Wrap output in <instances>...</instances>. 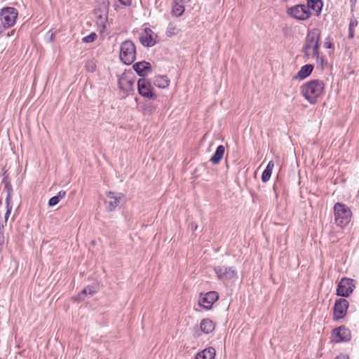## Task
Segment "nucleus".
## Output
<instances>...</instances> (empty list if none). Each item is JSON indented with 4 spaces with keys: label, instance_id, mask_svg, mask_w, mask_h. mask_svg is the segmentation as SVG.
<instances>
[{
    "label": "nucleus",
    "instance_id": "7c9ffc66",
    "mask_svg": "<svg viewBox=\"0 0 359 359\" xmlns=\"http://www.w3.org/2000/svg\"><path fill=\"white\" fill-rule=\"evenodd\" d=\"M60 201H58L57 198L55 196L50 198L48 201V205L50 207L56 205Z\"/></svg>",
    "mask_w": 359,
    "mask_h": 359
},
{
    "label": "nucleus",
    "instance_id": "6ab92c4d",
    "mask_svg": "<svg viewBox=\"0 0 359 359\" xmlns=\"http://www.w3.org/2000/svg\"><path fill=\"white\" fill-rule=\"evenodd\" d=\"M215 324L210 318H204L201 321L200 329L205 334H210L214 331Z\"/></svg>",
    "mask_w": 359,
    "mask_h": 359
},
{
    "label": "nucleus",
    "instance_id": "f257e3e1",
    "mask_svg": "<svg viewBox=\"0 0 359 359\" xmlns=\"http://www.w3.org/2000/svg\"><path fill=\"white\" fill-rule=\"evenodd\" d=\"M325 90V84L323 81L319 79H313L300 87V93L311 104H315L317 102Z\"/></svg>",
    "mask_w": 359,
    "mask_h": 359
},
{
    "label": "nucleus",
    "instance_id": "2f4dec72",
    "mask_svg": "<svg viewBox=\"0 0 359 359\" xmlns=\"http://www.w3.org/2000/svg\"><path fill=\"white\" fill-rule=\"evenodd\" d=\"M154 109H155V107H153L151 104L147 105L144 108L145 113H147L148 114H153Z\"/></svg>",
    "mask_w": 359,
    "mask_h": 359
},
{
    "label": "nucleus",
    "instance_id": "a878e982",
    "mask_svg": "<svg viewBox=\"0 0 359 359\" xmlns=\"http://www.w3.org/2000/svg\"><path fill=\"white\" fill-rule=\"evenodd\" d=\"M177 33H178V29L177 27V25L174 22H170L168 24L167 29H166V32H165L166 36L168 37H171V36L177 35Z\"/></svg>",
    "mask_w": 359,
    "mask_h": 359
},
{
    "label": "nucleus",
    "instance_id": "c9c22d12",
    "mask_svg": "<svg viewBox=\"0 0 359 359\" xmlns=\"http://www.w3.org/2000/svg\"><path fill=\"white\" fill-rule=\"evenodd\" d=\"M334 359H348V355L341 353L337 355Z\"/></svg>",
    "mask_w": 359,
    "mask_h": 359
},
{
    "label": "nucleus",
    "instance_id": "ea45409f",
    "mask_svg": "<svg viewBox=\"0 0 359 359\" xmlns=\"http://www.w3.org/2000/svg\"><path fill=\"white\" fill-rule=\"evenodd\" d=\"M190 228L192 231H195L198 229V225L195 222H191L190 224Z\"/></svg>",
    "mask_w": 359,
    "mask_h": 359
},
{
    "label": "nucleus",
    "instance_id": "c85d7f7f",
    "mask_svg": "<svg viewBox=\"0 0 359 359\" xmlns=\"http://www.w3.org/2000/svg\"><path fill=\"white\" fill-rule=\"evenodd\" d=\"M313 57L316 58V62L320 65L322 67L323 66V63L325 62V59L323 57L320 56L319 50H318V55H314L312 54Z\"/></svg>",
    "mask_w": 359,
    "mask_h": 359
},
{
    "label": "nucleus",
    "instance_id": "f704fd0d",
    "mask_svg": "<svg viewBox=\"0 0 359 359\" xmlns=\"http://www.w3.org/2000/svg\"><path fill=\"white\" fill-rule=\"evenodd\" d=\"M351 4V11L353 13L355 10L357 0H349Z\"/></svg>",
    "mask_w": 359,
    "mask_h": 359
},
{
    "label": "nucleus",
    "instance_id": "4468645a",
    "mask_svg": "<svg viewBox=\"0 0 359 359\" xmlns=\"http://www.w3.org/2000/svg\"><path fill=\"white\" fill-rule=\"evenodd\" d=\"M3 183L4 184L5 189L7 191V196L6 198V212L5 214V220L7 221L11 210H12V205L11 204V195L13 192L12 185L11 184L9 180L7 177H4L3 180Z\"/></svg>",
    "mask_w": 359,
    "mask_h": 359
},
{
    "label": "nucleus",
    "instance_id": "6e6552de",
    "mask_svg": "<svg viewBox=\"0 0 359 359\" xmlns=\"http://www.w3.org/2000/svg\"><path fill=\"white\" fill-rule=\"evenodd\" d=\"M354 280L348 278H343L341 279L337 285L336 294L337 296L347 297L353 291L355 285Z\"/></svg>",
    "mask_w": 359,
    "mask_h": 359
},
{
    "label": "nucleus",
    "instance_id": "ddd939ff",
    "mask_svg": "<svg viewBox=\"0 0 359 359\" xmlns=\"http://www.w3.org/2000/svg\"><path fill=\"white\" fill-rule=\"evenodd\" d=\"M332 336L337 343L347 341L351 339V331L342 325L333 330Z\"/></svg>",
    "mask_w": 359,
    "mask_h": 359
},
{
    "label": "nucleus",
    "instance_id": "4c0bfd02",
    "mask_svg": "<svg viewBox=\"0 0 359 359\" xmlns=\"http://www.w3.org/2000/svg\"><path fill=\"white\" fill-rule=\"evenodd\" d=\"M124 6H130L132 0H118Z\"/></svg>",
    "mask_w": 359,
    "mask_h": 359
},
{
    "label": "nucleus",
    "instance_id": "f3484780",
    "mask_svg": "<svg viewBox=\"0 0 359 359\" xmlns=\"http://www.w3.org/2000/svg\"><path fill=\"white\" fill-rule=\"evenodd\" d=\"M99 290V285L97 283H93L90 285H88L84 287L82 291L78 294L76 297L78 301H83L85 296L87 294L93 295Z\"/></svg>",
    "mask_w": 359,
    "mask_h": 359
},
{
    "label": "nucleus",
    "instance_id": "dca6fc26",
    "mask_svg": "<svg viewBox=\"0 0 359 359\" xmlns=\"http://www.w3.org/2000/svg\"><path fill=\"white\" fill-rule=\"evenodd\" d=\"M153 34L154 32L150 28H145L140 37L141 43L146 47H151L154 46L156 41L154 40Z\"/></svg>",
    "mask_w": 359,
    "mask_h": 359
},
{
    "label": "nucleus",
    "instance_id": "f03ea898",
    "mask_svg": "<svg viewBox=\"0 0 359 359\" xmlns=\"http://www.w3.org/2000/svg\"><path fill=\"white\" fill-rule=\"evenodd\" d=\"M321 32L318 28L309 30L306 37L305 43L302 48V52L306 57L310 55L309 50H313V55H318V50L320 48V39Z\"/></svg>",
    "mask_w": 359,
    "mask_h": 359
},
{
    "label": "nucleus",
    "instance_id": "c03bdc74",
    "mask_svg": "<svg viewBox=\"0 0 359 359\" xmlns=\"http://www.w3.org/2000/svg\"><path fill=\"white\" fill-rule=\"evenodd\" d=\"M181 3H187L190 1L191 0H179Z\"/></svg>",
    "mask_w": 359,
    "mask_h": 359
},
{
    "label": "nucleus",
    "instance_id": "39448f33",
    "mask_svg": "<svg viewBox=\"0 0 359 359\" xmlns=\"http://www.w3.org/2000/svg\"><path fill=\"white\" fill-rule=\"evenodd\" d=\"M18 15V10L14 7H4L0 12V20L8 28L13 27Z\"/></svg>",
    "mask_w": 359,
    "mask_h": 359
},
{
    "label": "nucleus",
    "instance_id": "a19ab883",
    "mask_svg": "<svg viewBox=\"0 0 359 359\" xmlns=\"http://www.w3.org/2000/svg\"><path fill=\"white\" fill-rule=\"evenodd\" d=\"M4 242V236L2 233V229H0V245H2Z\"/></svg>",
    "mask_w": 359,
    "mask_h": 359
},
{
    "label": "nucleus",
    "instance_id": "b1692460",
    "mask_svg": "<svg viewBox=\"0 0 359 359\" xmlns=\"http://www.w3.org/2000/svg\"><path fill=\"white\" fill-rule=\"evenodd\" d=\"M351 13V17L350 18V22L348 25V39H352L355 36V27H357L358 22L357 18L355 17L353 12Z\"/></svg>",
    "mask_w": 359,
    "mask_h": 359
},
{
    "label": "nucleus",
    "instance_id": "1a4fd4ad",
    "mask_svg": "<svg viewBox=\"0 0 359 359\" xmlns=\"http://www.w3.org/2000/svg\"><path fill=\"white\" fill-rule=\"evenodd\" d=\"M137 90L139 94L142 97L149 99H156V95L153 92L151 82L144 78H141L138 80Z\"/></svg>",
    "mask_w": 359,
    "mask_h": 359
},
{
    "label": "nucleus",
    "instance_id": "5701e85b",
    "mask_svg": "<svg viewBox=\"0 0 359 359\" xmlns=\"http://www.w3.org/2000/svg\"><path fill=\"white\" fill-rule=\"evenodd\" d=\"M179 0H174L172 8V14L175 17H180L183 15L185 8L183 5L184 3H181L178 1Z\"/></svg>",
    "mask_w": 359,
    "mask_h": 359
},
{
    "label": "nucleus",
    "instance_id": "2eb2a0df",
    "mask_svg": "<svg viewBox=\"0 0 359 359\" xmlns=\"http://www.w3.org/2000/svg\"><path fill=\"white\" fill-rule=\"evenodd\" d=\"M133 68L136 74L142 77L145 76L148 72L151 71V65L149 62L146 61H142L135 63L133 65Z\"/></svg>",
    "mask_w": 359,
    "mask_h": 359
},
{
    "label": "nucleus",
    "instance_id": "20e7f679",
    "mask_svg": "<svg viewBox=\"0 0 359 359\" xmlns=\"http://www.w3.org/2000/svg\"><path fill=\"white\" fill-rule=\"evenodd\" d=\"M334 212L335 222L338 226L343 227L351 221L352 212L347 205L337 203L334 206Z\"/></svg>",
    "mask_w": 359,
    "mask_h": 359
},
{
    "label": "nucleus",
    "instance_id": "aec40b11",
    "mask_svg": "<svg viewBox=\"0 0 359 359\" xmlns=\"http://www.w3.org/2000/svg\"><path fill=\"white\" fill-rule=\"evenodd\" d=\"M224 152H225L224 147L223 145H219L217 147L216 151H215V153L210 158V161L213 165L219 164L224 156Z\"/></svg>",
    "mask_w": 359,
    "mask_h": 359
},
{
    "label": "nucleus",
    "instance_id": "4be33fe9",
    "mask_svg": "<svg viewBox=\"0 0 359 359\" xmlns=\"http://www.w3.org/2000/svg\"><path fill=\"white\" fill-rule=\"evenodd\" d=\"M323 6V2L322 0H307V5L306 6L308 7L309 11L312 9L319 14L322 10Z\"/></svg>",
    "mask_w": 359,
    "mask_h": 359
},
{
    "label": "nucleus",
    "instance_id": "0eeeda50",
    "mask_svg": "<svg viewBox=\"0 0 359 359\" xmlns=\"http://www.w3.org/2000/svg\"><path fill=\"white\" fill-rule=\"evenodd\" d=\"M287 13L291 17L299 20H306L309 19L311 13L308 7L304 4H299L287 8Z\"/></svg>",
    "mask_w": 359,
    "mask_h": 359
},
{
    "label": "nucleus",
    "instance_id": "f8f14e48",
    "mask_svg": "<svg viewBox=\"0 0 359 359\" xmlns=\"http://www.w3.org/2000/svg\"><path fill=\"white\" fill-rule=\"evenodd\" d=\"M122 196V194H116L112 191H109L107 194V199L104 201V204L107 210L109 212L114 211L119 205Z\"/></svg>",
    "mask_w": 359,
    "mask_h": 359
},
{
    "label": "nucleus",
    "instance_id": "393cba45",
    "mask_svg": "<svg viewBox=\"0 0 359 359\" xmlns=\"http://www.w3.org/2000/svg\"><path fill=\"white\" fill-rule=\"evenodd\" d=\"M170 80L166 76H157L154 81L156 86L160 88H165L169 86Z\"/></svg>",
    "mask_w": 359,
    "mask_h": 359
},
{
    "label": "nucleus",
    "instance_id": "473e14b6",
    "mask_svg": "<svg viewBox=\"0 0 359 359\" xmlns=\"http://www.w3.org/2000/svg\"><path fill=\"white\" fill-rule=\"evenodd\" d=\"M324 47L327 49L333 48L334 43L331 41L327 39L324 43Z\"/></svg>",
    "mask_w": 359,
    "mask_h": 359
},
{
    "label": "nucleus",
    "instance_id": "e433bc0d",
    "mask_svg": "<svg viewBox=\"0 0 359 359\" xmlns=\"http://www.w3.org/2000/svg\"><path fill=\"white\" fill-rule=\"evenodd\" d=\"M273 166H274L273 162V161H270L268 163V165H267V166H266L265 170H269V171L272 172Z\"/></svg>",
    "mask_w": 359,
    "mask_h": 359
},
{
    "label": "nucleus",
    "instance_id": "9d476101",
    "mask_svg": "<svg viewBox=\"0 0 359 359\" xmlns=\"http://www.w3.org/2000/svg\"><path fill=\"white\" fill-rule=\"evenodd\" d=\"M348 307V302L346 299L344 298L337 299L333 308V320L342 319L347 313Z\"/></svg>",
    "mask_w": 359,
    "mask_h": 359
},
{
    "label": "nucleus",
    "instance_id": "9b49d317",
    "mask_svg": "<svg viewBox=\"0 0 359 359\" xmlns=\"http://www.w3.org/2000/svg\"><path fill=\"white\" fill-rule=\"evenodd\" d=\"M219 299V294L216 291H210L206 292L203 296L201 294V297L198 300V304L204 308L205 310H210L212 309V305Z\"/></svg>",
    "mask_w": 359,
    "mask_h": 359
},
{
    "label": "nucleus",
    "instance_id": "412c9836",
    "mask_svg": "<svg viewBox=\"0 0 359 359\" xmlns=\"http://www.w3.org/2000/svg\"><path fill=\"white\" fill-rule=\"evenodd\" d=\"M215 356V349L212 347H208L197 353L195 359H214Z\"/></svg>",
    "mask_w": 359,
    "mask_h": 359
},
{
    "label": "nucleus",
    "instance_id": "423d86ee",
    "mask_svg": "<svg viewBox=\"0 0 359 359\" xmlns=\"http://www.w3.org/2000/svg\"><path fill=\"white\" fill-rule=\"evenodd\" d=\"M219 280L225 281L238 278V272L233 266H217L213 269Z\"/></svg>",
    "mask_w": 359,
    "mask_h": 359
},
{
    "label": "nucleus",
    "instance_id": "79ce46f5",
    "mask_svg": "<svg viewBox=\"0 0 359 359\" xmlns=\"http://www.w3.org/2000/svg\"><path fill=\"white\" fill-rule=\"evenodd\" d=\"M135 81L133 80L128 81V83L130 86H133L134 85Z\"/></svg>",
    "mask_w": 359,
    "mask_h": 359
},
{
    "label": "nucleus",
    "instance_id": "a18cd8bd",
    "mask_svg": "<svg viewBox=\"0 0 359 359\" xmlns=\"http://www.w3.org/2000/svg\"><path fill=\"white\" fill-rule=\"evenodd\" d=\"M0 359H1V358H0Z\"/></svg>",
    "mask_w": 359,
    "mask_h": 359
},
{
    "label": "nucleus",
    "instance_id": "bb28decb",
    "mask_svg": "<svg viewBox=\"0 0 359 359\" xmlns=\"http://www.w3.org/2000/svg\"><path fill=\"white\" fill-rule=\"evenodd\" d=\"M97 34L94 32H92L89 35L83 37L82 41L83 43H91L93 42L97 39Z\"/></svg>",
    "mask_w": 359,
    "mask_h": 359
},
{
    "label": "nucleus",
    "instance_id": "37998d69",
    "mask_svg": "<svg viewBox=\"0 0 359 359\" xmlns=\"http://www.w3.org/2000/svg\"><path fill=\"white\" fill-rule=\"evenodd\" d=\"M14 32H15V30H12L10 33L7 34V36H10L13 35L14 34Z\"/></svg>",
    "mask_w": 359,
    "mask_h": 359
},
{
    "label": "nucleus",
    "instance_id": "c756f323",
    "mask_svg": "<svg viewBox=\"0 0 359 359\" xmlns=\"http://www.w3.org/2000/svg\"><path fill=\"white\" fill-rule=\"evenodd\" d=\"M95 65L93 62H88L86 65V69L88 72H93L95 70Z\"/></svg>",
    "mask_w": 359,
    "mask_h": 359
},
{
    "label": "nucleus",
    "instance_id": "7ed1b4c3",
    "mask_svg": "<svg viewBox=\"0 0 359 359\" xmlns=\"http://www.w3.org/2000/svg\"><path fill=\"white\" fill-rule=\"evenodd\" d=\"M119 57L125 65H131L136 58V48L135 43L130 40L124 41L120 47Z\"/></svg>",
    "mask_w": 359,
    "mask_h": 359
},
{
    "label": "nucleus",
    "instance_id": "58836bf2",
    "mask_svg": "<svg viewBox=\"0 0 359 359\" xmlns=\"http://www.w3.org/2000/svg\"><path fill=\"white\" fill-rule=\"evenodd\" d=\"M8 27L0 20V34H2L4 31Z\"/></svg>",
    "mask_w": 359,
    "mask_h": 359
},
{
    "label": "nucleus",
    "instance_id": "72a5a7b5",
    "mask_svg": "<svg viewBox=\"0 0 359 359\" xmlns=\"http://www.w3.org/2000/svg\"><path fill=\"white\" fill-rule=\"evenodd\" d=\"M66 191H60L58 192V194L55 196L56 198H57L58 201H60L62 198H65L66 196Z\"/></svg>",
    "mask_w": 359,
    "mask_h": 359
},
{
    "label": "nucleus",
    "instance_id": "cd10ccee",
    "mask_svg": "<svg viewBox=\"0 0 359 359\" xmlns=\"http://www.w3.org/2000/svg\"><path fill=\"white\" fill-rule=\"evenodd\" d=\"M272 172L269 171V170H264L262 175V180L263 182H266L269 180L271 176Z\"/></svg>",
    "mask_w": 359,
    "mask_h": 359
},
{
    "label": "nucleus",
    "instance_id": "a211bd4d",
    "mask_svg": "<svg viewBox=\"0 0 359 359\" xmlns=\"http://www.w3.org/2000/svg\"><path fill=\"white\" fill-rule=\"evenodd\" d=\"M314 68V65L311 64H307L301 67L297 74L294 76L295 79L300 80L304 79L309 76L312 73Z\"/></svg>",
    "mask_w": 359,
    "mask_h": 359
}]
</instances>
